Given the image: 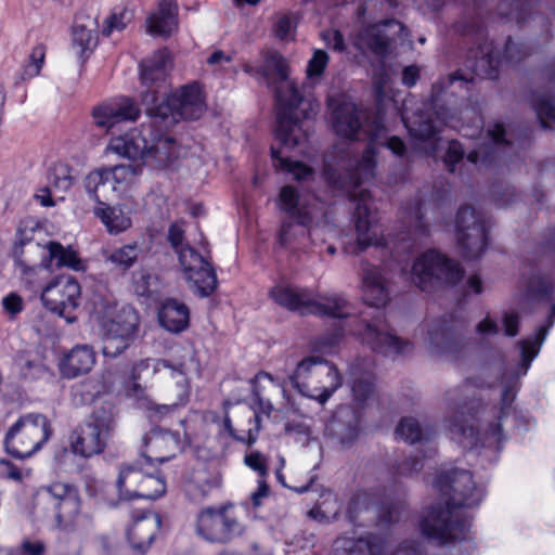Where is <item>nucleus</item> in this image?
I'll list each match as a JSON object with an SVG mask.
<instances>
[{
    "label": "nucleus",
    "mask_w": 555,
    "mask_h": 555,
    "mask_svg": "<svg viewBox=\"0 0 555 555\" xmlns=\"http://www.w3.org/2000/svg\"><path fill=\"white\" fill-rule=\"evenodd\" d=\"M332 127L337 135L345 139H358L360 132H365L370 139L361 158L356 157L348 142L335 145L324 157V177L328 185L347 194L354 203L357 237L354 244L345 246V251L358 255L371 246L384 247L393 259L402 253H411L429 234L421 197L401 204L398 214L399 233L384 236L379 234L377 214L372 206L370 192L361 188L374 177L375 145H385L395 155L402 157L406 151L405 144L395 135L382 141L386 137V128L379 114L362 124L357 106L350 102H343L333 109Z\"/></svg>",
    "instance_id": "obj_1"
},
{
    "label": "nucleus",
    "mask_w": 555,
    "mask_h": 555,
    "mask_svg": "<svg viewBox=\"0 0 555 555\" xmlns=\"http://www.w3.org/2000/svg\"><path fill=\"white\" fill-rule=\"evenodd\" d=\"M526 294L532 300L544 301L550 305V314L545 323L539 326L533 335L517 343L520 350V361L516 369L504 372L501 377L502 409L495 420L480 431L475 426V416L472 413L465 414L459 409L448 421L447 426L451 438L464 449L483 447L500 450L502 442L505 440L502 431V421L506 415V409L511 406L516 398L520 386V377L528 373L531 362L538 357L550 330L555 323V278L551 273H533L527 282Z\"/></svg>",
    "instance_id": "obj_2"
},
{
    "label": "nucleus",
    "mask_w": 555,
    "mask_h": 555,
    "mask_svg": "<svg viewBox=\"0 0 555 555\" xmlns=\"http://www.w3.org/2000/svg\"><path fill=\"white\" fill-rule=\"evenodd\" d=\"M244 72L255 78H262L267 83H271L273 79L279 81L275 88V139L280 147L271 146L273 166L292 173L297 181L310 179L313 176L311 167L301 162H293L284 155L285 151L293 150L306 141V121L315 114L313 104L305 101L295 82L288 79L286 60L276 52H269L260 66L246 64Z\"/></svg>",
    "instance_id": "obj_3"
},
{
    "label": "nucleus",
    "mask_w": 555,
    "mask_h": 555,
    "mask_svg": "<svg viewBox=\"0 0 555 555\" xmlns=\"http://www.w3.org/2000/svg\"><path fill=\"white\" fill-rule=\"evenodd\" d=\"M434 487L446 499L428 507L420 521L422 534L438 545L470 539V520L463 508L478 506L485 491L473 480L470 472L451 468L438 473Z\"/></svg>",
    "instance_id": "obj_4"
},
{
    "label": "nucleus",
    "mask_w": 555,
    "mask_h": 555,
    "mask_svg": "<svg viewBox=\"0 0 555 555\" xmlns=\"http://www.w3.org/2000/svg\"><path fill=\"white\" fill-rule=\"evenodd\" d=\"M465 5L461 16L453 24V31L460 36H467L477 43L476 50L469 51V59H474L469 67L474 76L486 79H496L499 76V66L506 63L517 62L529 52L521 43H515L511 38L507 39L503 54L501 55L493 47L492 41H488L485 36V22L482 12L486 1L472 0V5L463 0ZM534 0H501L498 4V14L502 17L515 20L517 24H522L527 17L533 20L542 16L532 12Z\"/></svg>",
    "instance_id": "obj_5"
},
{
    "label": "nucleus",
    "mask_w": 555,
    "mask_h": 555,
    "mask_svg": "<svg viewBox=\"0 0 555 555\" xmlns=\"http://www.w3.org/2000/svg\"><path fill=\"white\" fill-rule=\"evenodd\" d=\"M168 64L166 51L156 52L141 64V100L146 113L172 121L198 119L205 112V102L197 83L183 86L166 96Z\"/></svg>",
    "instance_id": "obj_6"
},
{
    "label": "nucleus",
    "mask_w": 555,
    "mask_h": 555,
    "mask_svg": "<svg viewBox=\"0 0 555 555\" xmlns=\"http://www.w3.org/2000/svg\"><path fill=\"white\" fill-rule=\"evenodd\" d=\"M79 489L70 482L53 481L41 486L34 495V513L65 532L88 533L92 527L90 514L81 511Z\"/></svg>",
    "instance_id": "obj_7"
},
{
    "label": "nucleus",
    "mask_w": 555,
    "mask_h": 555,
    "mask_svg": "<svg viewBox=\"0 0 555 555\" xmlns=\"http://www.w3.org/2000/svg\"><path fill=\"white\" fill-rule=\"evenodd\" d=\"M182 222H175L168 229V242L178 255L179 263L192 292L202 297L210 296L218 286L217 273L211 263L209 244L201 233V251L184 243Z\"/></svg>",
    "instance_id": "obj_8"
},
{
    "label": "nucleus",
    "mask_w": 555,
    "mask_h": 555,
    "mask_svg": "<svg viewBox=\"0 0 555 555\" xmlns=\"http://www.w3.org/2000/svg\"><path fill=\"white\" fill-rule=\"evenodd\" d=\"M292 386L304 397L324 405L343 385L337 366L320 357L302 359L289 376Z\"/></svg>",
    "instance_id": "obj_9"
},
{
    "label": "nucleus",
    "mask_w": 555,
    "mask_h": 555,
    "mask_svg": "<svg viewBox=\"0 0 555 555\" xmlns=\"http://www.w3.org/2000/svg\"><path fill=\"white\" fill-rule=\"evenodd\" d=\"M443 86L444 81L436 82L433 86L429 103L424 104L426 111L418 108L412 115H409L408 109L404 108L401 116L415 146L428 155L436 152L441 126L449 125L451 119L449 109L438 105V96Z\"/></svg>",
    "instance_id": "obj_10"
},
{
    "label": "nucleus",
    "mask_w": 555,
    "mask_h": 555,
    "mask_svg": "<svg viewBox=\"0 0 555 555\" xmlns=\"http://www.w3.org/2000/svg\"><path fill=\"white\" fill-rule=\"evenodd\" d=\"M269 295L279 306L301 314L311 313L334 319L350 317V305L340 295L334 294L318 301L310 289L283 283L273 286Z\"/></svg>",
    "instance_id": "obj_11"
},
{
    "label": "nucleus",
    "mask_w": 555,
    "mask_h": 555,
    "mask_svg": "<svg viewBox=\"0 0 555 555\" xmlns=\"http://www.w3.org/2000/svg\"><path fill=\"white\" fill-rule=\"evenodd\" d=\"M116 427V415L111 403L96 406L86 422L70 436V448L75 454L91 457L101 454Z\"/></svg>",
    "instance_id": "obj_12"
},
{
    "label": "nucleus",
    "mask_w": 555,
    "mask_h": 555,
    "mask_svg": "<svg viewBox=\"0 0 555 555\" xmlns=\"http://www.w3.org/2000/svg\"><path fill=\"white\" fill-rule=\"evenodd\" d=\"M50 435V423L44 415L25 414L8 430L4 438L5 449L13 457L23 460L39 451Z\"/></svg>",
    "instance_id": "obj_13"
},
{
    "label": "nucleus",
    "mask_w": 555,
    "mask_h": 555,
    "mask_svg": "<svg viewBox=\"0 0 555 555\" xmlns=\"http://www.w3.org/2000/svg\"><path fill=\"white\" fill-rule=\"evenodd\" d=\"M464 276L463 268L436 250H427L412 267V281L425 292L442 285H455Z\"/></svg>",
    "instance_id": "obj_14"
},
{
    "label": "nucleus",
    "mask_w": 555,
    "mask_h": 555,
    "mask_svg": "<svg viewBox=\"0 0 555 555\" xmlns=\"http://www.w3.org/2000/svg\"><path fill=\"white\" fill-rule=\"evenodd\" d=\"M489 137V143L480 146L476 150L470 151L464 162V149L462 144L452 140L449 142L447 152L443 157V163L447 169L454 173L456 166L460 164L459 172L463 173V167L469 166H489L499 158L501 150H505L509 146L511 142L505 139V129L502 124H494L487 131Z\"/></svg>",
    "instance_id": "obj_15"
},
{
    "label": "nucleus",
    "mask_w": 555,
    "mask_h": 555,
    "mask_svg": "<svg viewBox=\"0 0 555 555\" xmlns=\"http://www.w3.org/2000/svg\"><path fill=\"white\" fill-rule=\"evenodd\" d=\"M139 326V315L132 308H122L115 318H103L100 323L102 353L117 358L133 341Z\"/></svg>",
    "instance_id": "obj_16"
},
{
    "label": "nucleus",
    "mask_w": 555,
    "mask_h": 555,
    "mask_svg": "<svg viewBox=\"0 0 555 555\" xmlns=\"http://www.w3.org/2000/svg\"><path fill=\"white\" fill-rule=\"evenodd\" d=\"M38 228L39 223L34 219L22 220L12 248L15 267L29 284H35L37 275L44 269L42 261L39 264L36 263L37 257L42 254L41 245L34 241V234Z\"/></svg>",
    "instance_id": "obj_17"
},
{
    "label": "nucleus",
    "mask_w": 555,
    "mask_h": 555,
    "mask_svg": "<svg viewBox=\"0 0 555 555\" xmlns=\"http://www.w3.org/2000/svg\"><path fill=\"white\" fill-rule=\"evenodd\" d=\"M406 511V503L402 498L387 500L378 506L372 505V495L367 492H357L351 498L347 515L351 522L362 526L369 517L362 515H376V526L387 529L401 520Z\"/></svg>",
    "instance_id": "obj_18"
},
{
    "label": "nucleus",
    "mask_w": 555,
    "mask_h": 555,
    "mask_svg": "<svg viewBox=\"0 0 555 555\" xmlns=\"http://www.w3.org/2000/svg\"><path fill=\"white\" fill-rule=\"evenodd\" d=\"M80 295L78 281L70 275H61L42 289L41 300L48 310L64 318L67 323H74Z\"/></svg>",
    "instance_id": "obj_19"
},
{
    "label": "nucleus",
    "mask_w": 555,
    "mask_h": 555,
    "mask_svg": "<svg viewBox=\"0 0 555 555\" xmlns=\"http://www.w3.org/2000/svg\"><path fill=\"white\" fill-rule=\"evenodd\" d=\"M348 332L359 336L373 351L387 357L404 354L412 350L411 343L400 339L388 331L382 315L373 318L372 321L362 318L356 327L349 328Z\"/></svg>",
    "instance_id": "obj_20"
},
{
    "label": "nucleus",
    "mask_w": 555,
    "mask_h": 555,
    "mask_svg": "<svg viewBox=\"0 0 555 555\" xmlns=\"http://www.w3.org/2000/svg\"><path fill=\"white\" fill-rule=\"evenodd\" d=\"M456 238L466 259H477L488 246L485 222L472 207H461L455 219Z\"/></svg>",
    "instance_id": "obj_21"
},
{
    "label": "nucleus",
    "mask_w": 555,
    "mask_h": 555,
    "mask_svg": "<svg viewBox=\"0 0 555 555\" xmlns=\"http://www.w3.org/2000/svg\"><path fill=\"white\" fill-rule=\"evenodd\" d=\"M279 210L288 218H299L301 224H319L325 216L324 203L315 196H302L293 185H284L276 198Z\"/></svg>",
    "instance_id": "obj_22"
},
{
    "label": "nucleus",
    "mask_w": 555,
    "mask_h": 555,
    "mask_svg": "<svg viewBox=\"0 0 555 555\" xmlns=\"http://www.w3.org/2000/svg\"><path fill=\"white\" fill-rule=\"evenodd\" d=\"M196 531L209 542L225 543L240 535L241 524L229 516L225 507H207L197 516Z\"/></svg>",
    "instance_id": "obj_23"
},
{
    "label": "nucleus",
    "mask_w": 555,
    "mask_h": 555,
    "mask_svg": "<svg viewBox=\"0 0 555 555\" xmlns=\"http://www.w3.org/2000/svg\"><path fill=\"white\" fill-rule=\"evenodd\" d=\"M337 551L347 555H386V540L370 533L358 539L340 537L335 541ZM392 555H424L415 542L401 545Z\"/></svg>",
    "instance_id": "obj_24"
},
{
    "label": "nucleus",
    "mask_w": 555,
    "mask_h": 555,
    "mask_svg": "<svg viewBox=\"0 0 555 555\" xmlns=\"http://www.w3.org/2000/svg\"><path fill=\"white\" fill-rule=\"evenodd\" d=\"M139 116V106L128 96L111 99L92 109L94 125L105 131L124 121H135Z\"/></svg>",
    "instance_id": "obj_25"
},
{
    "label": "nucleus",
    "mask_w": 555,
    "mask_h": 555,
    "mask_svg": "<svg viewBox=\"0 0 555 555\" xmlns=\"http://www.w3.org/2000/svg\"><path fill=\"white\" fill-rule=\"evenodd\" d=\"M152 135V127L142 125L133 128L124 134L113 137L107 145V151L133 162H141L145 165L149 153V142Z\"/></svg>",
    "instance_id": "obj_26"
},
{
    "label": "nucleus",
    "mask_w": 555,
    "mask_h": 555,
    "mask_svg": "<svg viewBox=\"0 0 555 555\" xmlns=\"http://www.w3.org/2000/svg\"><path fill=\"white\" fill-rule=\"evenodd\" d=\"M144 444L149 462L165 463L183 450L184 442L179 433L157 427L144 437Z\"/></svg>",
    "instance_id": "obj_27"
},
{
    "label": "nucleus",
    "mask_w": 555,
    "mask_h": 555,
    "mask_svg": "<svg viewBox=\"0 0 555 555\" xmlns=\"http://www.w3.org/2000/svg\"><path fill=\"white\" fill-rule=\"evenodd\" d=\"M426 344L431 353L439 356L453 354L464 346L456 326L446 320H436L429 324Z\"/></svg>",
    "instance_id": "obj_28"
},
{
    "label": "nucleus",
    "mask_w": 555,
    "mask_h": 555,
    "mask_svg": "<svg viewBox=\"0 0 555 555\" xmlns=\"http://www.w3.org/2000/svg\"><path fill=\"white\" fill-rule=\"evenodd\" d=\"M362 296L371 307L380 308L389 301L387 280L379 268L363 262L361 267Z\"/></svg>",
    "instance_id": "obj_29"
},
{
    "label": "nucleus",
    "mask_w": 555,
    "mask_h": 555,
    "mask_svg": "<svg viewBox=\"0 0 555 555\" xmlns=\"http://www.w3.org/2000/svg\"><path fill=\"white\" fill-rule=\"evenodd\" d=\"M160 526L162 518L157 513L145 512L134 517L133 524L127 531L133 551L144 554L152 545Z\"/></svg>",
    "instance_id": "obj_30"
},
{
    "label": "nucleus",
    "mask_w": 555,
    "mask_h": 555,
    "mask_svg": "<svg viewBox=\"0 0 555 555\" xmlns=\"http://www.w3.org/2000/svg\"><path fill=\"white\" fill-rule=\"evenodd\" d=\"M42 253V266L44 269L55 268H68L76 272L85 271L86 264L78 256L77 250L68 245L63 246L61 243L55 241L48 242L44 246H41Z\"/></svg>",
    "instance_id": "obj_31"
},
{
    "label": "nucleus",
    "mask_w": 555,
    "mask_h": 555,
    "mask_svg": "<svg viewBox=\"0 0 555 555\" xmlns=\"http://www.w3.org/2000/svg\"><path fill=\"white\" fill-rule=\"evenodd\" d=\"M96 362V354L89 345H76L64 354L60 372L66 378H75L89 373Z\"/></svg>",
    "instance_id": "obj_32"
},
{
    "label": "nucleus",
    "mask_w": 555,
    "mask_h": 555,
    "mask_svg": "<svg viewBox=\"0 0 555 555\" xmlns=\"http://www.w3.org/2000/svg\"><path fill=\"white\" fill-rule=\"evenodd\" d=\"M159 324L170 333H181L190 324V310L188 306L177 299H165L158 310Z\"/></svg>",
    "instance_id": "obj_33"
},
{
    "label": "nucleus",
    "mask_w": 555,
    "mask_h": 555,
    "mask_svg": "<svg viewBox=\"0 0 555 555\" xmlns=\"http://www.w3.org/2000/svg\"><path fill=\"white\" fill-rule=\"evenodd\" d=\"M178 7L175 0H158L157 10L147 17V30L152 35L169 37L178 26Z\"/></svg>",
    "instance_id": "obj_34"
},
{
    "label": "nucleus",
    "mask_w": 555,
    "mask_h": 555,
    "mask_svg": "<svg viewBox=\"0 0 555 555\" xmlns=\"http://www.w3.org/2000/svg\"><path fill=\"white\" fill-rule=\"evenodd\" d=\"M398 25L393 21L365 27L358 36V46L367 49L379 57H385L390 51V38L386 33L389 26Z\"/></svg>",
    "instance_id": "obj_35"
},
{
    "label": "nucleus",
    "mask_w": 555,
    "mask_h": 555,
    "mask_svg": "<svg viewBox=\"0 0 555 555\" xmlns=\"http://www.w3.org/2000/svg\"><path fill=\"white\" fill-rule=\"evenodd\" d=\"M375 377L372 370L367 369L363 362L357 361L349 367V385L352 391L353 400L358 404L365 403L374 393Z\"/></svg>",
    "instance_id": "obj_36"
},
{
    "label": "nucleus",
    "mask_w": 555,
    "mask_h": 555,
    "mask_svg": "<svg viewBox=\"0 0 555 555\" xmlns=\"http://www.w3.org/2000/svg\"><path fill=\"white\" fill-rule=\"evenodd\" d=\"M178 156L176 141L170 137L151 135L145 165L165 167Z\"/></svg>",
    "instance_id": "obj_37"
},
{
    "label": "nucleus",
    "mask_w": 555,
    "mask_h": 555,
    "mask_svg": "<svg viewBox=\"0 0 555 555\" xmlns=\"http://www.w3.org/2000/svg\"><path fill=\"white\" fill-rule=\"evenodd\" d=\"M93 214L101 220L107 232L113 235L127 231L132 224L129 212L120 206H109L101 203L94 207Z\"/></svg>",
    "instance_id": "obj_38"
},
{
    "label": "nucleus",
    "mask_w": 555,
    "mask_h": 555,
    "mask_svg": "<svg viewBox=\"0 0 555 555\" xmlns=\"http://www.w3.org/2000/svg\"><path fill=\"white\" fill-rule=\"evenodd\" d=\"M217 486L209 473L205 468H199L193 472L184 486V491L190 501L199 503Z\"/></svg>",
    "instance_id": "obj_39"
},
{
    "label": "nucleus",
    "mask_w": 555,
    "mask_h": 555,
    "mask_svg": "<svg viewBox=\"0 0 555 555\" xmlns=\"http://www.w3.org/2000/svg\"><path fill=\"white\" fill-rule=\"evenodd\" d=\"M144 474L133 464H124L119 468V474L116 480L117 490L121 500L137 499L134 491L142 481Z\"/></svg>",
    "instance_id": "obj_40"
},
{
    "label": "nucleus",
    "mask_w": 555,
    "mask_h": 555,
    "mask_svg": "<svg viewBox=\"0 0 555 555\" xmlns=\"http://www.w3.org/2000/svg\"><path fill=\"white\" fill-rule=\"evenodd\" d=\"M142 248L138 242H131L112 250L106 257V261L121 271H127L138 261Z\"/></svg>",
    "instance_id": "obj_41"
},
{
    "label": "nucleus",
    "mask_w": 555,
    "mask_h": 555,
    "mask_svg": "<svg viewBox=\"0 0 555 555\" xmlns=\"http://www.w3.org/2000/svg\"><path fill=\"white\" fill-rule=\"evenodd\" d=\"M299 218L286 217L281 224V229L278 234L279 244L282 247H292L294 243L298 242L300 237L306 236L310 233L314 224H301Z\"/></svg>",
    "instance_id": "obj_42"
},
{
    "label": "nucleus",
    "mask_w": 555,
    "mask_h": 555,
    "mask_svg": "<svg viewBox=\"0 0 555 555\" xmlns=\"http://www.w3.org/2000/svg\"><path fill=\"white\" fill-rule=\"evenodd\" d=\"M247 422L248 427L246 429H241L240 433L235 430L232 425L231 418L229 416L224 417L223 426L224 429L229 433V435L241 442H245L247 444H253L260 431L261 418L257 412L247 411Z\"/></svg>",
    "instance_id": "obj_43"
},
{
    "label": "nucleus",
    "mask_w": 555,
    "mask_h": 555,
    "mask_svg": "<svg viewBox=\"0 0 555 555\" xmlns=\"http://www.w3.org/2000/svg\"><path fill=\"white\" fill-rule=\"evenodd\" d=\"M98 44V36L94 29L76 24L73 27L72 46L76 54L82 59L89 56Z\"/></svg>",
    "instance_id": "obj_44"
},
{
    "label": "nucleus",
    "mask_w": 555,
    "mask_h": 555,
    "mask_svg": "<svg viewBox=\"0 0 555 555\" xmlns=\"http://www.w3.org/2000/svg\"><path fill=\"white\" fill-rule=\"evenodd\" d=\"M133 491V489H131ZM166 493L164 476L144 474L139 487L134 490L137 499L156 500Z\"/></svg>",
    "instance_id": "obj_45"
},
{
    "label": "nucleus",
    "mask_w": 555,
    "mask_h": 555,
    "mask_svg": "<svg viewBox=\"0 0 555 555\" xmlns=\"http://www.w3.org/2000/svg\"><path fill=\"white\" fill-rule=\"evenodd\" d=\"M111 183L109 170L100 168L91 171L85 179V189L89 197L96 202L98 205L104 203L101 197L104 196L103 191Z\"/></svg>",
    "instance_id": "obj_46"
},
{
    "label": "nucleus",
    "mask_w": 555,
    "mask_h": 555,
    "mask_svg": "<svg viewBox=\"0 0 555 555\" xmlns=\"http://www.w3.org/2000/svg\"><path fill=\"white\" fill-rule=\"evenodd\" d=\"M396 434L409 443L427 440L430 436V433L427 429H423L420 423L413 417H403L396 428Z\"/></svg>",
    "instance_id": "obj_47"
},
{
    "label": "nucleus",
    "mask_w": 555,
    "mask_h": 555,
    "mask_svg": "<svg viewBox=\"0 0 555 555\" xmlns=\"http://www.w3.org/2000/svg\"><path fill=\"white\" fill-rule=\"evenodd\" d=\"M44 56L46 47L43 44H38L33 48L29 55V62L16 75L14 82L16 87L26 79H31L40 74L44 63Z\"/></svg>",
    "instance_id": "obj_48"
},
{
    "label": "nucleus",
    "mask_w": 555,
    "mask_h": 555,
    "mask_svg": "<svg viewBox=\"0 0 555 555\" xmlns=\"http://www.w3.org/2000/svg\"><path fill=\"white\" fill-rule=\"evenodd\" d=\"M532 106L542 128H547V121H555V99L553 96L545 92H537L532 96Z\"/></svg>",
    "instance_id": "obj_49"
},
{
    "label": "nucleus",
    "mask_w": 555,
    "mask_h": 555,
    "mask_svg": "<svg viewBox=\"0 0 555 555\" xmlns=\"http://www.w3.org/2000/svg\"><path fill=\"white\" fill-rule=\"evenodd\" d=\"M133 10L127 7H116L112 14L105 20L103 35L111 36L113 31H121L133 20Z\"/></svg>",
    "instance_id": "obj_50"
},
{
    "label": "nucleus",
    "mask_w": 555,
    "mask_h": 555,
    "mask_svg": "<svg viewBox=\"0 0 555 555\" xmlns=\"http://www.w3.org/2000/svg\"><path fill=\"white\" fill-rule=\"evenodd\" d=\"M142 165L134 162L133 164L107 168L109 170V180H113L116 184H131L142 173Z\"/></svg>",
    "instance_id": "obj_51"
},
{
    "label": "nucleus",
    "mask_w": 555,
    "mask_h": 555,
    "mask_svg": "<svg viewBox=\"0 0 555 555\" xmlns=\"http://www.w3.org/2000/svg\"><path fill=\"white\" fill-rule=\"evenodd\" d=\"M49 185L55 190L66 192L70 189L73 178L70 176V168L63 164H54L48 173Z\"/></svg>",
    "instance_id": "obj_52"
},
{
    "label": "nucleus",
    "mask_w": 555,
    "mask_h": 555,
    "mask_svg": "<svg viewBox=\"0 0 555 555\" xmlns=\"http://www.w3.org/2000/svg\"><path fill=\"white\" fill-rule=\"evenodd\" d=\"M328 61V54L324 50L315 49L307 65L306 74L308 79L313 80L321 78Z\"/></svg>",
    "instance_id": "obj_53"
},
{
    "label": "nucleus",
    "mask_w": 555,
    "mask_h": 555,
    "mask_svg": "<svg viewBox=\"0 0 555 555\" xmlns=\"http://www.w3.org/2000/svg\"><path fill=\"white\" fill-rule=\"evenodd\" d=\"M157 276L145 270H139L133 273L134 292L139 296L149 297L152 292V285H157Z\"/></svg>",
    "instance_id": "obj_54"
},
{
    "label": "nucleus",
    "mask_w": 555,
    "mask_h": 555,
    "mask_svg": "<svg viewBox=\"0 0 555 555\" xmlns=\"http://www.w3.org/2000/svg\"><path fill=\"white\" fill-rule=\"evenodd\" d=\"M46 551L43 541L25 539L18 546L8 550L7 555H44Z\"/></svg>",
    "instance_id": "obj_55"
},
{
    "label": "nucleus",
    "mask_w": 555,
    "mask_h": 555,
    "mask_svg": "<svg viewBox=\"0 0 555 555\" xmlns=\"http://www.w3.org/2000/svg\"><path fill=\"white\" fill-rule=\"evenodd\" d=\"M273 33L280 40H291L294 38L295 24L288 15H281L273 25Z\"/></svg>",
    "instance_id": "obj_56"
},
{
    "label": "nucleus",
    "mask_w": 555,
    "mask_h": 555,
    "mask_svg": "<svg viewBox=\"0 0 555 555\" xmlns=\"http://www.w3.org/2000/svg\"><path fill=\"white\" fill-rule=\"evenodd\" d=\"M262 378H266V379H269L270 382H274V377L270 374V373H267V372H259L258 374H256L251 379H250V385H251V388H253V395L255 397V399L258 400L259 404L261 405L262 410L266 412V413H270L272 410H273V405L270 401L268 400H263L260 396V388L258 386V383L260 379Z\"/></svg>",
    "instance_id": "obj_57"
},
{
    "label": "nucleus",
    "mask_w": 555,
    "mask_h": 555,
    "mask_svg": "<svg viewBox=\"0 0 555 555\" xmlns=\"http://www.w3.org/2000/svg\"><path fill=\"white\" fill-rule=\"evenodd\" d=\"M393 468L398 476L408 477L423 468V461L417 456H410L398 462Z\"/></svg>",
    "instance_id": "obj_58"
},
{
    "label": "nucleus",
    "mask_w": 555,
    "mask_h": 555,
    "mask_svg": "<svg viewBox=\"0 0 555 555\" xmlns=\"http://www.w3.org/2000/svg\"><path fill=\"white\" fill-rule=\"evenodd\" d=\"M179 405L178 403L158 404L150 402L147 405L149 416L155 422L163 421L165 417L175 413L179 409Z\"/></svg>",
    "instance_id": "obj_59"
},
{
    "label": "nucleus",
    "mask_w": 555,
    "mask_h": 555,
    "mask_svg": "<svg viewBox=\"0 0 555 555\" xmlns=\"http://www.w3.org/2000/svg\"><path fill=\"white\" fill-rule=\"evenodd\" d=\"M16 364L24 378H35L41 372L40 363L30 360L25 354H20L16 358Z\"/></svg>",
    "instance_id": "obj_60"
},
{
    "label": "nucleus",
    "mask_w": 555,
    "mask_h": 555,
    "mask_svg": "<svg viewBox=\"0 0 555 555\" xmlns=\"http://www.w3.org/2000/svg\"><path fill=\"white\" fill-rule=\"evenodd\" d=\"M245 464L255 470L260 478L268 475L267 459L260 452H251L245 456Z\"/></svg>",
    "instance_id": "obj_61"
},
{
    "label": "nucleus",
    "mask_w": 555,
    "mask_h": 555,
    "mask_svg": "<svg viewBox=\"0 0 555 555\" xmlns=\"http://www.w3.org/2000/svg\"><path fill=\"white\" fill-rule=\"evenodd\" d=\"M501 321H502L505 336L515 337L518 334L520 317L517 312H515V311L504 312Z\"/></svg>",
    "instance_id": "obj_62"
},
{
    "label": "nucleus",
    "mask_w": 555,
    "mask_h": 555,
    "mask_svg": "<svg viewBox=\"0 0 555 555\" xmlns=\"http://www.w3.org/2000/svg\"><path fill=\"white\" fill-rule=\"evenodd\" d=\"M151 359H141L130 366L129 371L122 378V382H140L142 377V373L150 369Z\"/></svg>",
    "instance_id": "obj_63"
},
{
    "label": "nucleus",
    "mask_w": 555,
    "mask_h": 555,
    "mask_svg": "<svg viewBox=\"0 0 555 555\" xmlns=\"http://www.w3.org/2000/svg\"><path fill=\"white\" fill-rule=\"evenodd\" d=\"M2 306L7 313L15 317L23 310V299L20 295L11 293L2 299Z\"/></svg>",
    "instance_id": "obj_64"
}]
</instances>
